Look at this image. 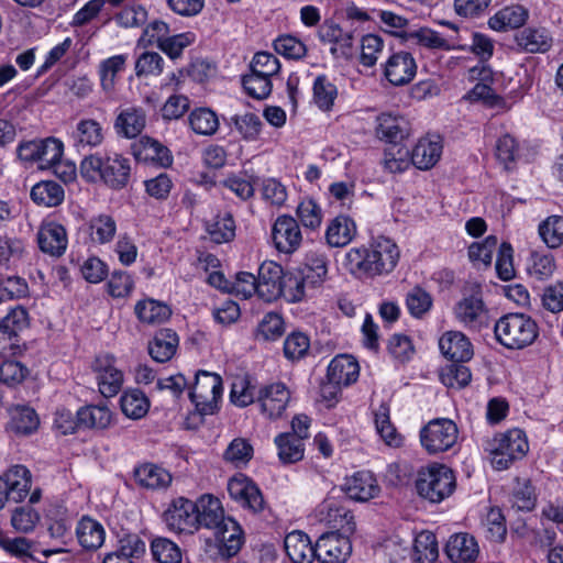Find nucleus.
I'll return each instance as SVG.
<instances>
[{"mask_svg":"<svg viewBox=\"0 0 563 563\" xmlns=\"http://www.w3.org/2000/svg\"><path fill=\"white\" fill-rule=\"evenodd\" d=\"M399 258L398 245L389 238L377 236L367 245L350 249L342 264L354 277L373 279L390 274Z\"/></svg>","mask_w":563,"mask_h":563,"instance_id":"f257e3e1","label":"nucleus"},{"mask_svg":"<svg viewBox=\"0 0 563 563\" xmlns=\"http://www.w3.org/2000/svg\"><path fill=\"white\" fill-rule=\"evenodd\" d=\"M80 174L89 183L102 181L111 189L126 187L131 175L129 158L118 153L97 152L80 163Z\"/></svg>","mask_w":563,"mask_h":563,"instance_id":"f03ea898","label":"nucleus"},{"mask_svg":"<svg viewBox=\"0 0 563 563\" xmlns=\"http://www.w3.org/2000/svg\"><path fill=\"white\" fill-rule=\"evenodd\" d=\"M497 341L507 349L520 350L533 343L538 336V325L523 313H508L494 327Z\"/></svg>","mask_w":563,"mask_h":563,"instance_id":"7ed1b4c3","label":"nucleus"},{"mask_svg":"<svg viewBox=\"0 0 563 563\" xmlns=\"http://www.w3.org/2000/svg\"><path fill=\"white\" fill-rule=\"evenodd\" d=\"M487 451L493 467L504 471L526 456L529 443L526 433L521 429L515 428L496 434L488 443Z\"/></svg>","mask_w":563,"mask_h":563,"instance_id":"20e7f679","label":"nucleus"},{"mask_svg":"<svg viewBox=\"0 0 563 563\" xmlns=\"http://www.w3.org/2000/svg\"><path fill=\"white\" fill-rule=\"evenodd\" d=\"M456 486L454 473L443 464L433 463L418 472V494L431 503H441L452 495Z\"/></svg>","mask_w":563,"mask_h":563,"instance_id":"39448f33","label":"nucleus"},{"mask_svg":"<svg viewBox=\"0 0 563 563\" xmlns=\"http://www.w3.org/2000/svg\"><path fill=\"white\" fill-rule=\"evenodd\" d=\"M223 386L220 375L207 371H199L189 391L190 400L201 415H211L218 408Z\"/></svg>","mask_w":563,"mask_h":563,"instance_id":"423d86ee","label":"nucleus"},{"mask_svg":"<svg viewBox=\"0 0 563 563\" xmlns=\"http://www.w3.org/2000/svg\"><path fill=\"white\" fill-rule=\"evenodd\" d=\"M459 430L454 421L437 418L420 430V442L429 454H439L450 450L457 441Z\"/></svg>","mask_w":563,"mask_h":563,"instance_id":"0eeeda50","label":"nucleus"},{"mask_svg":"<svg viewBox=\"0 0 563 563\" xmlns=\"http://www.w3.org/2000/svg\"><path fill=\"white\" fill-rule=\"evenodd\" d=\"M455 319L466 329L481 331L489 325V312L486 308L479 286H475L471 294H464L453 309Z\"/></svg>","mask_w":563,"mask_h":563,"instance_id":"6e6552de","label":"nucleus"},{"mask_svg":"<svg viewBox=\"0 0 563 563\" xmlns=\"http://www.w3.org/2000/svg\"><path fill=\"white\" fill-rule=\"evenodd\" d=\"M63 142L54 137L24 141L16 148L18 157L22 162H36L41 169H49L52 164L63 156Z\"/></svg>","mask_w":563,"mask_h":563,"instance_id":"1a4fd4ad","label":"nucleus"},{"mask_svg":"<svg viewBox=\"0 0 563 563\" xmlns=\"http://www.w3.org/2000/svg\"><path fill=\"white\" fill-rule=\"evenodd\" d=\"M197 518L196 504L184 497L175 498L163 514L166 527L177 533H194Z\"/></svg>","mask_w":563,"mask_h":563,"instance_id":"9d476101","label":"nucleus"},{"mask_svg":"<svg viewBox=\"0 0 563 563\" xmlns=\"http://www.w3.org/2000/svg\"><path fill=\"white\" fill-rule=\"evenodd\" d=\"M93 373L98 383L100 394L106 397H114L123 385V373L117 366L113 355L103 354L96 357L92 364Z\"/></svg>","mask_w":563,"mask_h":563,"instance_id":"9b49d317","label":"nucleus"},{"mask_svg":"<svg viewBox=\"0 0 563 563\" xmlns=\"http://www.w3.org/2000/svg\"><path fill=\"white\" fill-rule=\"evenodd\" d=\"M256 401L261 412L268 419L275 420L285 412L290 401V390L282 382L271 383L258 389Z\"/></svg>","mask_w":563,"mask_h":563,"instance_id":"f8f14e48","label":"nucleus"},{"mask_svg":"<svg viewBox=\"0 0 563 563\" xmlns=\"http://www.w3.org/2000/svg\"><path fill=\"white\" fill-rule=\"evenodd\" d=\"M316 558L321 563H344L352 552V544L345 533L328 532L314 544Z\"/></svg>","mask_w":563,"mask_h":563,"instance_id":"ddd939ff","label":"nucleus"},{"mask_svg":"<svg viewBox=\"0 0 563 563\" xmlns=\"http://www.w3.org/2000/svg\"><path fill=\"white\" fill-rule=\"evenodd\" d=\"M318 517L320 521L343 531V533H352L355 530L353 515L334 496H329L321 503L318 508Z\"/></svg>","mask_w":563,"mask_h":563,"instance_id":"4468645a","label":"nucleus"},{"mask_svg":"<svg viewBox=\"0 0 563 563\" xmlns=\"http://www.w3.org/2000/svg\"><path fill=\"white\" fill-rule=\"evenodd\" d=\"M228 493L232 499L253 512L264 509L265 503L260 488L245 476L231 478L228 483Z\"/></svg>","mask_w":563,"mask_h":563,"instance_id":"2eb2a0df","label":"nucleus"},{"mask_svg":"<svg viewBox=\"0 0 563 563\" xmlns=\"http://www.w3.org/2000/svg\"><path fill=\"white\" fill-rule=\"evenodd\" d=\"M228 493L232 499L253 512L264 509L265 503L260 488L245 476L231 478L228 483Z\"/></svg>","mask_w":563,"mask_h":563,"instance_id":"dca6fc26","label":"nucleus"},{"mask_svg":"<svg viewBox=\"0 0 563 563\" xmlns=\"http://www.w3.org/2000/svg\"><path fill=\"white\" fill-rule=\"evenodd\" d=\"M283 268L274 262H264L258 268L257 296L264 301L271 302L283 292Z\"/></svg>","mask_w":563,"mask_h":563,"instance_id":"f3484780","label":"nucleus"},{"mask_svg":"<svg viewBox=\"0 0 563 563\" xmlns=\"http://www.w3.org/2000/svg\"><path fill=\"white\" fill-rule=\"evenodd\" d=\"M272 238L276 249L284 253L296 251L302 240L298 222L290 216H280L276 219Z\"/></svg>","mask_w":563,"mask_h":563,"instance_id":"a211bd4d","label":"nucleus"},{"mask_svg":"<svg viewBox=\"0 0 563 563\" xmlns=\"http://www.w3.org/2000/svg\"><path fill=\"white\" fill-rule=\"evenodd\" d=\"M214 539L219 554L223 559H230L240 552L244 543V533L236 520L227 517V521L214 530Z\"/></svg>","mask_w":563,"mask_h":563,"instance_id":"6ab92c4d","label":"nucleus"},{"mask_svg":"<svg viewBox=\"0 0 563 563\" xmlns=\"http://www.w3.org/2000/svg\"><path fill=\"white\" fill-rule=\"evenodd\" d=\"M37 243L42 252L62 256L68 245L66 229L55 221L44 222L37 232Z\"/></svg>","mask_w":563,"mask_h":563,"instance_id":"aec40b11","label":"nucleus"},{"mask_svg":"<svg viewBox=\"0 0 563 563\" xmlns=\"http://www.w3.org/2000/svg\"><path fill=\"white\" fill-rule=\"evenodd\" d=\"M341 490L353 500L367 501L378 495L379 486L372 472L360 471L345 478Z\"/></svg>","mask_w":563,"mask_h":563,"instance_id":"412c9836","label":"nucleus"},{"mask_svg":"<svg viewBox=\"0 0 563 563\" xmlns=\"http://www.w3.org/2000/svg\"><path fill=\"white\" fill-rule=\"evenodd\" d=\"M441 353L452 362H467L473 356V346L461 331H446L439 340Z\"/></svg>","mask_w":563,"mask_h":563,"instance_id":"4be33fe9","label":"nucleus"},{"mask_svg":"<svg viewBox=\"0 0 563 563\" xmlns=\"http://www.w3.org/2000/svg\"><path fill=\"white\" fill-rule=\"evenodd\" d=\"M376 133L380 140L391 145H399L410 133L409 121L401 115L382 113L377 118Z\"/></svg>","mask_w":563,"mask_h":563,"instance_id":"5701e85b","label":"nucleus"},{"mask_svg":"<svg viewBox=\"0 0 563 563\" xmlns=\"http://www.w3.org/2000/svg\"><path fill=\"white\" fill-rule=\"evenodd\" d=\"M445 553L453 563H474L479 549L474 537L468 533H456L446 542Z\"/></svg>","mask_w":563,"mask_h":563,"instance_id":"b1692460","label":"nucleus"},{"mask_svg":"<svg viewBox=\"0 0 563 563\" xmlns=\"http://www.w3.org/2000/svg\"><path fill=\"white\" fill-rule=\"evenodd\" d=\"M0 476L4 481L10 499L14 503L23 501L32 486L31 472L23 465H14Z\"/></svg>","mask_w":563,"mask_h":563,"instance_id":"393cba45","label":"nucleus"},{"mask_svg":"<svg viewBox=\"0 0 563 563\" xmlns=\"http://www.w3.org/2000/svg\"><path fill=\"white\" fill-rule=\"evenodd\" d=\"M197 506V530L200 527L216 530L227 521L221 501L211 495H203L199 498Z\"/></svg>","mask_w":563,"mask_h":563,"instance_id":"a878e982","label":"nucleus"},{"mask_svg":"<svg viewBox=\"0 0 563 563\" xmlns=\"http://www.w3.org/2000/svg\"><path fill=\"white\" fill-rule=\"evenodd\" d=\"M74 146L77 151H86L98 147L104 140L101 124L92 119H82L71 134Z\"/></svg>","mask_w":563,"mask_h":563,"instance_id":"bb28decb","label":"nucleus"},{"mask_svg":"<svg viewBox=\"0 0 563 563\" xmlns=\"http://www.w3.org/2000/svg\"><path fill=\"white\" fill-rule=\"evenodd\" d=\"M132 153L137 161L144 163L152 162L161 166H168L173 162L169 150L158 141L147 136L141 137L132 145Z\"/></svg>","mask_w":563,"mask_h":563,"instance_id":"cd10ccee","label":"nucleus"},{"mask_svg":"<svg viewBox=\"0 0 563 563\" xmlns=\"http://www.w3.org/2000/svg\"><path fill=\"white\" fill-rule=\"evenodd\" d=\"M360 375L357 361L346 354L335 356L328 366L327 378L342 386L355 383Z\"/></svg>","mask_w":563,"mask_h":563,"instance_id":"c85d7f7f","label":"nucleus"},{"mask_svg":"<svg viewBox=\"0 0 563 563\" xmlns=\"http://www.w3.org/2000/svg\"><path fill=\"white\" fill-rule=\"evenodd\" d=\"M9 421L7 429L15 434L27 435L37 430L40 419L35 410L25 405L8 408Z\"/></svg>","mask_w":563,"mask_h":563,"instance_id":"c756f323","label":"nucleus"},{"mask_svg":"<svg viewBox=\"0 0 563 563\" xmlns=\"http://www.w3.org/2000/svg\"><path fill=\"white\" fill-rule=\"evenodd\" d=\"M442 148L443 146L439 139L422 137L418 141L411 154L409 153L410 162L417 168L428 170L440 159Z\"/></svg>","mask_w":563,"mask_h":563,"instance_id":"7c9ffc66","label":"nucleus"},{"mask_svg":"<svg viewBox=\"0 0 563 563\" xmlns=\"http://www.w3.org/2000/svg\"><path fill=\"white\" fill-rule=\"evenodd\" d=\"M146 550L145 542L136 534H128L119 540L115 551L108 553L103 563H134Z\"/></svg>","mask_w":563,"mask_h":563,"instance_id":"2f4dec72","label":"nucleus"},{"mask_svg":"<svg viewBox=\"0 0 563 563\" xmlns=\"http://www.w3.org/2000/svg\"><path fill=\"white\" fill-rule=\"evenodd\" d=\"M135 482L146 489H166L172 483L170 473L153 463H145L134 470Z\"/></svg>","mask_w":563,"mask_h":563,"instance_id":"473e14b6","label":"nucleus"},{"mask_svg":"<svg viewBox=\"0 0 563 563\" xmlns=\"http://www.w3.org/2000/svg\"><path fill=\"white\" fill-rule=\"evenodd\" d=\"M285 550L294 563H311L316 558L314 545L302 531H292L286 536Z\"/></svg>","mask_w":563,"mask_h":563,"instance_id":"72a5a7b5","label":"nucleus"},{"mask_svg":"<svg viewBox=\"0 0 563 563\" xmlns=\"http://www.w3.org/2000/svg\"><path fill=\"white\" fill-rule=\"evenodd\" d=\"M76 536L84 549L95 551L104 543L106 530L96 519L82 517L76 527Z\"/></svg>","mask_w":563,"mask_h":563,"instance_id":"f704fd0d","label":"nucleus"},{"mask_svg":"<svg viewBox=\"0 0 563 563\" xmlns=\"http://www.w3.org/2000/svg\"><path fill=\"white\" fill-rule=\"evenodd\" d=\"M178 346V335L170 329H161L148 343V353L151 357L158 362L169 361Z\"/></svg>","mask_w":563,"mask_h":563,"instance_id":"c9c22d12","label":"nucleus"},{"mask_svg":"<svg viewBox=\"0 0 563 563\" xmlns=\"http://www.w3.org/2000/svg\"><path fill=\"white\" fill-rule=\"evenodd\" d=\"M356 234L354 221L346 216L334 218L327 228L325 239L329 245L342 247L347 245Z\"/></svg>","mask_w":563,"mask_h":563,"instance_id":"e433bc0d","label":"nucleus"},{"mask_svg":"<svg viewBox=\"0 0 563 563\" xmlns=\"http://www.w3.org/2000/svg\"><path fill=\"white\" fill-rule=\"evenodd\" d=\"M528 19V11L521 5L505 7L497 11L488 25L495 31H507L522 26Z\"/></svg>","mask_w":563,"mask_h":563,"instance_id":"4c0bfd02","label":"nucleus"},{"mask_svg":"<svg viewBox=\"0 0 563 563\" xmlns=\"http://www.w3.org/2000/svg\"><path fill=\"white\" fill-rule=\"evenodd\" d=\"M145 126V113L140 108H128L118 115L114 129L121 136L132 139L137 136Z\"/></svg>","mask_w":563,"mask_h":563,"instance_id":"58836bf2","label":"nucleus"},{"mask_svg":"<svg viewBox=\"0 0 563 563\" xmlns=\"http://www.w3.org/2000/svg\"><path fill=\"white\" fill-rule=\"evenodd\" d=\"M31 198L38 206L57 207L64 201L65 191L59 184L43 180L32 187Z\"/></svg>","mask_w":563,"mask_h":563,"instance_id":"ea45409f","label":"nucleus"},{"mask_svg":"<svg viewBox=\"0 0 563 563\" xmlns=\"http://www.w3.org/2000/svg\"><path fill=\"white\" fill-rule=\"evenodd\" d=\"M47 534L56 548H42L41 554L49 558L55 554L67 552L66 547L71 540L70 525L65 519L53 520L47 527Z\"/></svg>","mask_w":563,"mask_h":563,"instance_id":"a19ab883","label":"nucleus"},{"mask_svg":"<svg viewBox=\"0 0 563 563\" xmlns=\"http://www.w3.org/2000/svg\"><path fill=\"white\" fill-rule=\"evenodd\" d=\"M278 457L285 464L296 463L303 457V441L292 433H280L275 438Z\"/></svg>","mask_w":563,"mask_h":563,"instance_id":"79ce46f5","label":"nucleus"},{"mask_svg":"<svg viewBox=\"0 0 563 563\" xmlns=\"http://www.w3.org/2000/svg\"><path fill=\"white\" fill-rule=\"evenodd\" d=\"M38 544L24 537L9 538L0 533V548L18 559L35 560V553H41Z\"/></svg>","mask_w":563,"mask_h":563,"instance_id":"37998d69","label":"nucleus"},{"mask_svg":"<svg viewBox=\"0 0 563 563\" xmlns=\"http://www.w3.org/2000/svg\"><path fill=\"white\" fill-rule=\"evenodd\" d=\"M87 225L90 240L96 244L110 243L117 233V222L109 214L93 217Z\"/></svg>","mask_w":563,"mask_h":563,"instance_id":"c03bdc74","label":"nucleus"},{"mask_svg":"<svg viewBox=\"0 0 563 563\" xmlns=\"http://www.w3.org/2000/svg\"><path fill=\"white\" fill-rule=\"evenodd\" d=\"M135 313L140 321L156 324L166 321L170 317L172 311L167 305L161 301L146 299L135 305Z\"/></svg>","mask_w":563,"mask_h":563,"instance_id":"a18cd8bd","label":"nucleus"},{"mask_svg":"<svg viewBox=\"0 0 563 563\" xmlns=\"http://www.w3.org/2000/svg\"><path fill=\"white\" fill-rule=\"evenodd\" d=\"M122 412L131 419H141L150 408V401L145 394L139 389H131L123 393L120 399Z\"/></svg>","mask_w":563,"mask_h":563,"instance_id":"49530a36","label":"nucleus"},{"mask_svg":"<svg viewBox=\"0 0 563 563\" xmlns=\"http://www.w3.org/2000/svg\"><path fill=\"white\" fill-rule=\"evenodd\" d=\"M188 120L191 130L200 135H212L219 128V119L216 112L208 108L195 109L189 114Z\"/></svg>","mask_w":563,"mask_h":563,"instance_id":"de8ad7c7","label":"nucleus"},{"mask_svg":"<svg viewBox=\"0 0 563 563\" xmlns=\"http://www.w3.org/2000/svg\"><path fill=\"white\" fill-rule=\"evenodd\" d=\"M510 501L518 510L530 511L534 508L537 496L528 478H516Z\"/></svg>","mask_w":563,"mask_h":563,"instance_id":"09e8293b","label":"nucleus"},{"mask_svg":"<svg viewBox=\"0 0 563 563\" xmlns=\"http://www.w3.org/2000/svg\"><path fill=\"white\" fill-rule=\"evenodd\" d=\"M405 302L408 312L416 319H422L433 306L431 295L419 286L407 292Z\"/></svg>","mask_w":563,"mask_h":563,"instance_id":"8fccbe9b","label":"nucleus"},{"mask_svg":"<svg viewBox=\"0 0 563 563\" xmlns=\"http://www.w3.org/2000/svg\"><path fill=\"white\" fill-rule=\"evenodd\" d=\"M80 427L103 429L110 424L111 412L106 406H87L77 411Z\"/></svg>","mask_w":563,"mask_h":563,"instance_id":"3c124183","label":"nucleus"},{"mask_svg":"<svg viewBox=\"0 0 563 563\" xmlns=\"http://www.w3.org/2000/svg\"><path fill=\"white\" fill-rule=\"evenodd\" d=\"M211 240L218 244L231 241L235 236V222L228 213H219L212 222L207 225Z\"/></svg>","mask_w":563,"mask_h":563,"instance_id":"603ef678","label":"nucleus"},{"mask_svg":"<svg viewBox=\"0 0 563 563\" xmlns=\"http://www.w3.org/2000/svg\"><path fill=\"white\" fill-rule=\"evenodd\" d=\"M328 274V261L323 254L310 253L306 257L305 268L301 273L309 286L322 284Z\"/></svg>","mask_w":563,"mask_h":563,"instance_id":"864d4df0","label":"nucleus"},{"mask_svg":"<svg viewBox=\"0 0 563 563\" xmlns=\"http://www.w3.org/2000/svg\"><path fill=\"white\" fill-rule=\"evenodd\" d=\"M24 243L21 239L0 234V266L10 267L22 260Z\"/></svg>","mask_w":563,"mask_h":563,"instance_id":"5fc2aeb1","label":"nucleus"},{"mask_svg":"<svg viewBox=\"0 0 563 563\" xmlns=\"http://www.w3.org/2000/svg\"><path fill=\"white\" fill-rule=\"evenodd\" d=\"M27 325V311L22 307L13 308L0 322V336L11 340Z\"/></svg>","mask_w":563,"mask_h":563,"instance_id":"6e6d98bb","label":"nucleus"},{"mask_svg":"<svg viewBox=\"0 0 563 563\" xmlns=\"http://www.w3.org/2000/svg\"><path fill=\"white\" fill-rule=\"evenodd\" d=\"M495 155L506 169H512L520 157V147L517 140L509 133L500 136L496 142Z\"/></svg>","mask_w":563,"mask_h":563,"instance_id":"4d7b16f0","label":"nucleus"},{"mask_svg":"<svg viewBox=\"0 0 563 563\" xmlns=\"http://www.w3.org/2000/svg\"><path fill=\"white\" fill-rule=\"evenodd\" d=\"M539 235L550 247L556 249L563 244V218L551 216L539 224Z\"/></svg>","mask_w":563,"mask_h":563,"instance_id":"13d9d810","label":"nucleus"},{"mask_svg":"<svg viewBox=\"0 0 563 563\" xmlns=\"http://www.w3.org/2000/svg\"><path fill=\"white\" fill-rule=\"evenodd\" d=\"M253 446L244 438H235L228 445L223 459L236 467L246 465L253 457Z\"/></svg>","mask_w":563,"mask_h":563,"instance_id":"bf43d9fd","label":"nucleus"},{"mask_svg":"<svg viewBox=\"0 0 563 563\" xmlns=\"http://www.w3.org/2000/svg\"><path fill=\"white\" fill-rule=\"evenodd\" d=\"M151 551L153 558L158 563H180L181 550L180 548L167 538H155L151 543Z\"/></svg>","mask_w":563,"mask_h":563,"instance_id":"052dcab7","label":"nucleus"},{"mask_svg":"<svg viewBox=\"0 0 563 563\" xmlns=\"http://www.w3.org/2000/svg\"><path fill=\"white\" fill-rule=\"evenodd\" d=\"M555 271V261L551 254L533 252L528 261L527 272L538 280L550 278Z\"/></svg>","mask_w":563,"mask_h":563,"instance_id":"680f3d73","label":"nucleus"},{"mask_svg":"<svg viewBox=\"0 0 563 563\" xmlns=\"http://www.w3.org/2000/svg\"><path fill=\"white\" fill-rule=\"evenodd\" d=\"M552 38L545 29H528L521 32L519 44L526 51L545 52L551 47Z\"/></svg>","mask_w":563,"mask_h":563,"instance_id":"e2e57ef3","label":"nucleus"},{"mask_svg":"<svg viewBox=\"0 0 563 563\" xmlns=\"http://www.w3.org/2000/svg\"><path fill=\"white\" fill-rule=\"evenodd\" d=\"M242 86L255 99H264L272 91V82L266 73H246L242 77Z\"/></svg>","mask_w":563,"mask_h":563,"instance_id":"0e129e2a","label":"nucleus"},{"mask_svg":"<svg viewBox=\"0 0 563 563\" xmlns=\"http://www.w3.org/2000/svg\"><path fill=\"white\" fill-rule=\"evenodd\" d=\"M415 553L419 563H433L439 555L435 536L429 531L419 533L415 539Z\"/></svg>","mask_w":563,"mask_h":563,"instance_id":"69168bd1","label":"nucleus"},{"mask_svg":"<svg viewBox=\"0 0 563 563\" xmlns=\"http://www.w3.org/2000/svg\"><path fill=\"white\" fill-rule=\"evenodd\" d=\"M463 363L464 362H453L442 369L440 377L445 386L450 388H463L471 382V371Z\"/></svg>","mask_w":563,"mask_h":563,"instance_id":"338daca9","label":"nucleus"},{"mask_svg":"<svg viewBox=\"0 0 563 563\" xmlns=\"http://www.w3.org/2000/svg\"><path fill=\"white\" fill-rule=\"evenodd\" d=\"M274 49L277 54L288 59H300L307 53L306 45L289 34L278 36L274 41Z\"/></svg>","mask_w":563,"mask_h":563,"instance_id":"774afa93","label":"nucleus"}]
</instances>
